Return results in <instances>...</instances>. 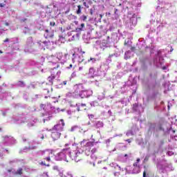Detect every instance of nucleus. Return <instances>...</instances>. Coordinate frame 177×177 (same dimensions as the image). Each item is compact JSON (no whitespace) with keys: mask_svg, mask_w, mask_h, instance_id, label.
<instances>
[{"mask_svg":"<svg viewBox=\"0 0 177 177\" xmlns=\"http://www.w3.org/2000/svg\"><path fill=\"white\" fill-rule=\"evenodd\" d=\"M124 157H128V154H124Z\"/></svg>","mask_w":177,"mask_h":177,"instance_id":"58836bf2","label":"nucleus"},{"mask_svg":"<svg viewBox=\"0 0 177 177\" xmlns=\"http://www.w3.org/2000/svg\"><path fill=\"white\" fill-rule=\"evenodd\" d=\"M126 142H127L128 143H131V142H132V140H131V139H127L126 140Z\"/></svg>","mask_w":177,"mask_h":177,"instance_id":"412c9836","label":"nucleus"},{"mask_svg":"<svg viewBox=\"0 0 177 177\" xmlns=\"http://www.w3.org/2000/svg\"><path fill=\"white\" fill-rule=\"evenodd\" d=\"M77 111H81V109H80V107L77 108Z\"/></svg>","mask_w":177,"mask_h":177,"instance_id":"c9c22d12","label":"nucleus"},{"mask_svg":"<svg viewBox=\"0 0 177 177\" xmlns=\"http://www.w3.org/2000/svg\"><path fill=\"white\" fill-rule=\"evenodd\" d=\"M56 77L55 76V74H51L50 77H48L47 81H48V85H53V80H55Z\"/></svg>","mask_w":177,"mask_h":177,"instance_id":"39448f33","label":"nucleus"},{"mask_svg":"<svg viewBox=\"0 0 177 177\" xmlns=\"http://www.w3.org/2000/svg\"><path fill=\"white\" fill-rule=\"evenodd\" d=\"M81 9H82V7L81 6V5H78L77 10H76V13L77 15H81V13H82V10Z\"/></svg>","mask_w":177,"mask_h":177,"instance_id":"6e6552de","label":"nucleus"},{"mask_svg":"<svg viewBox=\"0 0 177 177\" xmlns=\"http://www.w3.org/2000/svg\"><path fill=\"white\" fill-rule=\"evenodd\" d=\"M135 49H136L135 47H131V50H132V52H133V50H135Z\"/></svg>","mask_w":177,"mask_h":177,"instance_id":"4be33fe9","label":"nucleus"},{"mask_svg":"<svg viewBox=\"0 0 177 177\" xmlns=\"http://www.w3.org/2000/svg\"><path fill=\"white\" fill-rule=\"evenodd\" d=\"M108 15H111V14L110 12H109Z\"/></svg>","mask_w":177,"mask_h":177,"instance_id":"37998d69","label":"nucleus"},{"mask_svg":"<svg viewBox=\"0 0 177 177\" xmlns=\"http://www.w3.org/2000/svg\"><path fill=\"white\" fill-rule=\"evenodd\" d=\"M64 125H65L64 120L61 119L58 122V124H55L53 127V131H56L57 132H59L61 133V132H63L64 129Z\"/></svg>","mask_w":177,"mask_h":177,"instance_id":"f257e3e1","label":"nucleus"},{"mask_svg":"<svg viewBox=\"0 0 177 177\" xmlns=\"http://www.w3.org/2000/svg\"><path fill=\"white\" fill-rule=\"evenodd\" d=\"M3 42H9V39L6 38L5 40H3Z\"/></svg>","mask_w":177,"mask_h":177,"instance_id":"b1692460","label":"nucleus"},{"mask_svg":"<svg viewBox=\"0 0 177 177\" xmlns=\"http://www.w3.org/2000/svg\"><path fill=\"white\" fill-rule=\"evenodd\" d=\"M27 21V19H21V21Z\"/></svg>","mask_w":177,"mask_h":177,"instance_id":"c756f323","label":"nucleus"},{"mask_svg":"<svg viewBox=\"0 0 177 177\" xmlns=\"http://www.w3.org/2000/svg\"><path fill=\"white\" fill-rule=\"evenodd\" d=\"M44 106V104H41V107Z\"/></svg>","mask_w":177,"mask_h":177,"instance_id":"a18cd8bd","label":"nucleus"},{"mask_svg":"<svg viewBox=\"0 0 177 177\" xmlns=\"http://www.w3.org/2000/svg\"><path fill=\"white\" fill-rule=\"evenodd\" d=\"M8 172H12V170L11 169H8Z\"/></svg>","mask_w":177,"mask_h":177,"instance_id":"e433bc0d","label":"nucleus"},{"mask_svg":"<svg viewBox=\"0 0 177 177\" xmlns=\"http://www.w3.org/2000/svg\"><path fill=\"white\" fill-rule=\"evenodd\" d=\"M0 131H1V128H0Z\"/></svg>","mask_w":177,"mask_h":177,"instance_id":"de8ad7c7","label":"nucleus"},{"mask_svg":"<svg viewBox=\"0 0 177 177\" xmlns=\"http://www.w3.org/2000/svg\"><path fill=\"white\" fill-rule=\"evenodd\" d=\"M5 26H9V23L6 22V23L5 24Z\"/></svg>","mask_w":177,"mask_h":177,"instance_id":"2f4dec72","label":"nucleus"},{"mask_svg":"<svg viewBox=\"0 0 177 177\" xmlns=\"http://www.w3.org/2000/svg\"><path fill=\"white\" fill-rule=\"evenodd\" d=\"M55 25L56 23H55V21L50 22V26H51V27H55Z\"/></svg>","mask_w":177,"mask_h":177,"instance_id":"2eb2a0df","label":"nucleus"},{"mask_svg":"<svg viewBox=\"0 0 177 177\" xmlns=\"http://www.w3.org/2000/svg\"><path fill=\"white\" fill-rule=\"evenodd\" d=\"M41 139H44V136H41Z\"/></svg>","mask_w":177,"mask_h":177,"instance_id":"79ce46f5","label":"nucleus"},{"mask_svg":"<svg viewBox=\"0 0 177 177\" xmlns=\"http://www.w3.org/2000/svg\"><path fill=\"white\" fill-rule=\"evenodd\" d=\"M136 161V162L138 164V162H140V158H137Z\"/></svg>","mask_w":177,"mask_h":177,"instance_id":"a878e982","label":"nucleus"},{"mask_svg":"<svg viewBox=\"0 0 177 177\" xmlns=\"http://www.w3.org/2000/svg\"><path fill=\"white\" fill-rule=\"evenodd\" d=\"M5 6H6L5 3H0V8H5Z\"/></svg>","mask_w":177,"mask_h":177,"instance_id":"f3484780","label":"nucleus"},{"mask_svg":"<svg viewBox=\"0 0 177 177\" xmlns=\"http://www.w3.org/2000/svg\"><path fill=\"white\" fill-rule=\"evenodd\" d=\"M82 107H86V104H81Z\"/></svg>","mask_w":177,"mask_h":177,"instance_id":"393cba45","label":"nucleus"},{"mask_svg":"<svg viewBox=\"0 0 177 177\" xmlns=\"http://www.w3.org/2000/svg\"><path fill=\"white\" fill-rule=\"evenodd\" d=\"M88 19V16H86V15H82V20L83 21H86V19Z\"/></svg>","mask_w":177,"mask_h":177,"instance_id":"ddd939ff","label":"nucleus"},{"mask_svg":"<svg viewBox=\"0 0 177 177\" xmlns=\"http://www.w3.org/2000/svg\"><path fill=\"white\" fill-rule=\"evenodd\" d=\"M15 175H23V169L19 168L15 172Z\"/></svg>","mask_w":177,"mask_h":177,"instance_id":"1a4fd4ad","label":"nucleus"},{"mask_svg":"<svg viewBox=\"0 0 177 177\" xmlns=\"http://www.w3.org/2000/svg\"><path fill=\"white\" fill-rule=\"evenodd\" d=\"M124 45H127V43H126V42L124 43Z\"/></svg>","mask_w":177,"mask_h":177,"instance_id":"c03bdc74","label":"nucleus"},{"mask_svg":"<svg viewBox=\"0 0 177 177\" xmlns=\"http://www.w3.org/2000/svg\"><path fill=\"white\" fill-rule=\"evenodd\" d=\"M143 177H147V176H146V171H143Z\"/></svg>","mask_w":177,"mask_h":177,"instance_id":"5701e85b","label":"nucleus"},{"mask_svg":"<svg viewBox=\"0 0 177 177\" xmlns=\"http://www.w3.org/2000/svg\"><path fill=\"white\" fill-rule=\"evenodd\" d=\"M117 12H118V9H115V15H117Z\"/></svg>","mask_w":177,"mask_h":177,"instance_id":"c85d7f7f","label":"nucleus"},{"mask_svg":"<svg viewBox=\"0 0 177 177\" xmlns=\"http://www.w3.org/2000/svg\"><path fill=\"white\" fill-rule=\"evenodd\" d=\"M66 68H68V70H70V68H73V64H70L69 66H66Z\"/></svg>","mask_w":177,"mask_h":177,"instance_id":"dca6fc26","label":"nucleus"},{"mask_svg":"<svg viewBox=\"0 0 177 177\" xmlns=\"http://www.w3.org/2000/svg\"><path fill=\"white\" fill-rule=\"evenodd\" d=\"M133 167H135L136 168H138L139 169V171H138V174H139V172H140V166H139V165H138V162H135L133 163Z\"/></svg>","mask_w":177,"mask_h":177,"instance_id":"f8f14e48","label":"nucleus"},{"mask_svg":"<svg viewBox=\"0 0 177 177\" xmlns=\"http://www.w3.org/2000/svg\"><path fill=\"white\" fill-rule=\"evenodd\" d=\"M75 54H73V56H74Z\"/></svg>","mask_w":177,"mask_h":177,"instance_id":"49530a36","label":"nucleus"},{"mask_svg":"<svg viewBox=\"0 0 177 177\" xmlns=\"http://www.w3.org/2000/svg\"><path fill=\"white\" fill-rule=\"evenodd\" d=\"M93 71H95V69L93 68H91L89 69V73H93Z\"/></svg>","mask_w":177,"mask_h":177,"instance_id":"6ab92c4d","label":"nucleus"},{"mask_svg":"<svg viewBox=\"0 0 177 177\" xmlns=\"http://www.w3.org/2000/svg\"><path fill=\"white\" fill-rule=\"evenodd\" d=\"M1 53H3V52H2V50H0V54H1Z\"/></svg>","mask_w":177,"mask_h":177,"instance_id":"a19ab883","label":"nucleus"},{"mask_svg":"<svg viewBox=\"0 0 177 177\" xmlns=\"http://www.w3.org/2000/svg\"><path fill=\"white\" fill-rule=\"evenodd\" d=\"M90 15L91 16L93 15V9H90Z\"/></svg>","mask_w":177,"mask_h":177,"instance_id":"aec40b11","label":"nucleus"},{"mask_svg":"<svg viewBox=\"0 0 177 177\" xmlns=\"http://www.w3.org/2000/svg\"><path fill=\"white\" fill-rule=\"evenodd\" d=\"M82 147H83L85 151H89L91 150V147H93V142H86V140H83L80 143Z\"/></svg>","mask_w":177,"mask_h":177,"instance_id":"f03ea898","label":"nucleus"},{"mask_svg":"<svg viewBox=\"0 0 177 177\" xmlns=\"http://www.w3.org/2000/svg\"><path fill=\"white\" fill-rule=\"evenodd\" d=\"M97 153V149L96 148H93L91 150L88 151V153H87L88 156L91 154V157L92 156H93V154Z\"/></svg>","mask_w":177,"mask_h":177,"instance_id":"0eeeda50","label":"nucleus"},{"mask_svg":"<svg viewBox=\"0 0 177 177\" xmlns=\"http://www.w3.org/2000/svg\"><path fill=\"white\" fill-rule=\"evenodd\" d=\"M103 122L98 121L96 123V128H103Z\"/></svg>","mask_w":177,"mask_h":177,"instance_id":"9d476101","label":"nucleus"},{"mask_svg":"<svg viewBox=\"0 0 177 177\" xmlns=\"http://www.w3.org/2000/svg\"><path fill=\"white\" fill-rule=\"evenodd\" d=\"M46 161H50V157H47L46 158Z\"/></svg>","mask_w":177,"mask_h":177,"instance_id":"bb28decb","label":"nucleus"},{"mask_svg":"<svg viewBox=\"0 0 177 177\" xmlns=\"http://www.w3.org/2000/svg\"><path fill=\"white\" fill-rule=\"evenodd\" d=\"M52 37H53V32L46 30V39H48V38H52Z\"/></svg>","mask_w":177,"mask_h":177,"instance_id":"423d86ee","label":"nucleus"},{"mask_svg":"<svg viewBox=\"0 0 177 177\" xmlns=\"http://www.w3.org/2000/svg\"><path fill=\"white\" fill-rule=\"evenodd\" d=\"M6 151H7V153H9V150L8 149H6Z\"/></svg>","mask_w":177,"mask_h":177,"instance_id":"ea45409f","label":"nucleus"},{"mask_svg":"<svg viewBox=\"0 0 177 177\" xmlns=\"http://www.w3.org/2000/svg\"><path fill=\"white\" fill-rule=\"evenodd\" d=\"M85 53V51H82V55H84Z\"/></svg>","mask_w":177,"mask_h":177,"instance_id":"4c0bfd02","label":"nucleus"},{"mask_svg":"<svg viewBox=\"0 0 177 177\" xmlns=\"http://www.w3.org/2000/svg\"><path fill=\"white\" fill-rule=\"evenodd\" d=\"M83 5H84V6H86V2L84 1V2L83 3Z\"/></svg>","mask_w":177,"mask_h":177,"instance_id":"7c9ffc66","label":"nucleus"},{"mask_svg":"<svg viewBox=\"0 0 177 177\" xmlns=\"http://www.w3.org/2000/svg\"><path fill=\"white\" fill-rule=\"evenodd\" d=\"M85 27V24H81L80 28H78L79 31H82V28Z\"/></svg>","mask_w":177,"mask_h":177,"instance_id":"4468645a","label":"nucleus"},{"mask_svg":"<svg viewBox=\"0 0 177 177\" xmlns=\"http://www.w3.org/2000/svg\"><path fill=\"white\" fill-rule=\"evenodd\" d=\"M47 66L49 70L51 71V73H53V70H55L56 73H57V68H59V67H60V64L55 62H48L47 64Z\"/></svg>","mask_w":177,"mask_h":177,"instance_id":"7ed1b4c3","label":"nucleus"},{"mask_svg":"<svg viewBox=\"0 0 177 177\" xmlns=\"http://www.w3.org/2000/svg\"><path fill=\"white\" fill-rule=\"evenodd\" d=\"M18 86H21V88H24V86H26V84H24V82L23 81H19Z\"/></svg>","mask_w":177,"mask_h":177,"instance_id":"9b49d317","label":"nucleus"},{"mask_svg":"<svg viewBox=\"0 0 177 177\" xmlns=\"http://www.w3.org/2000/svg\"><path fill=\"white\" fill-rule=\"evenodd\" d=\"M94 58L91 57L90 59H88V62H91V60H93Z\"/></svg>","mask_w":177,"mask_h":177,"instance_id":"72a5a7b5","label":"nucleus"},{"mask_svg":"<svg viewBox=\"0 0 177 177\" xmlns=\"http://www.w3.org/2000/svg\"><path fill=\"white\" fill-rule=\"evenodd\" d=\"M133 19H135V15H133V17H131V18L130 19V21H131V23H133Z\"/></svg>","mask_w":177,"mask_h":177,"instance_id":"a211bd4d","label":"nucleus"},{"mask_svg":"<svg viewBox=\"0 0 177 177\" xmlns=\"http://www.w3.org/2000/svg\"><path fill=\"white\" fill-rule=\"evenodd\" d=\"M170 52H174V49L171 47Z\"/></svg>","mask_w":177,"mask_h":177,"instance_id":"473e14b6","label":"nucleus"},{"mask_svg":"<svg viewBox=\"0 0 177 177\" xmlns=\"http://www.w3.org/2000/svg\"><path fill=\"white\" fill-rule=\"evenodd\" d=\"M63 84H64V85H67V81H64V82H63Z\"/></svg>","mask_w":177,"mask_h":177,"instance_id":"cd10ccee","label":"nucleus"},{"mask_svg":"<svg viewBox=\"0 0 177 177\" xmlns=\"http://www.w3.org/2000/svg\"><path fill=\"white\" fill-rule=\"evenodd\" d=\"M100 19H102L103 17V15H100Z\"/></svg>","mask_w":177,"mask_h":177,"instance_id":"f704fd0d","label":"nucleus"},{"mask_svg":"<svg viewBox=\"0 0 177 177\" xmlns=\"http://www.w3.org/2000/svg\"><path fill=\"white\" fill-rule=\"evenodd\" d=\"M60 136H62V133L56 131H53L51 133V137L53 140H57L60 139Z\"/></svg>","mask_w":177,"mask_h":177,"instance_id":"20e7f679","label":"nucleus"}]
</instances>
